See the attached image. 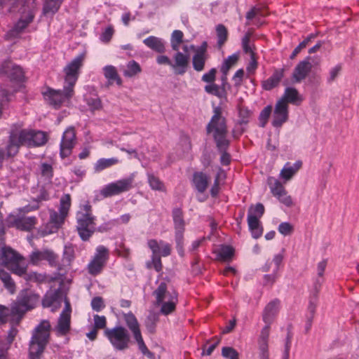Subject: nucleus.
Returning a JSON list of instances; mask_svg holds the SVG:
<instances>
[{
	"label": "nucleus",
	"mask_w": 359,
	"mask_h": 359,
	"mask_svg": "<svg viewBox=\"0 0 359 359\" xmlns=\"http://www.w3.org/2000/svg\"><path fill=\"white\" fill-rule=\"evenodd\" d=\"M48 141V135L41 130L22 129L20 125H13L9 133L8 143L5 149L0 148V168L5 156L13 157L21 146L28 147H41Z\"/></svg>",
	"instance_id": "obj_1"
},
{
	"label": "nucleus",
	"mask_w": 359,
	"mask_h": 359,
	"mask_svg": "<svg viewBox=\"0 0 359 359\" xmlns=\"http://www.w3.org/2000/svg\"><path fill=\"white\" fill-rule=\"evenodd\" d=\"M208 133H212L213 138L218 150L222 153L221 163L227 165L231 162L230 155L226 152L229 145L227 140V126L226 118L222 115L221 107H215L213 109V115L207 126Z\"/></svg>",
	"instance_id": "obj_2"
},
{
	"label": "nucleus",
	"mask_w": 359,
	"mask_h": 359,
	"mask_svg": "<svg viewBox=\"0 0 359 359\" xmlns=\"http://www.w3.org/2000/svg\"><path fill=\"white\" fill-rule=\"evenodd\" d=\"M9 12H19L21 16L14 27L6 33L5 37L7 40L18 38L33 21L36 12L35 0H15Z\"/></svg>",
	"instance_id": "obj_3"
},
{
	"label": "nucleus",
	"mask_w": 359,
	"mask_h": 359,
	"mask_svg": "<svg viewBox=\"0 0 359 359\" xmlns=\"http://www.w3.org/2000/svg\"><path fill=\"white\" fill-rule=\"evenodd\" d=\"M97 217L93 215V207L88 201L81 204L76 213V231L81 239L87 241L96 229Z\"/></svg>",
	"instance_id": "obj_4"
},
{
	"label": "nucleus",
	"mask_w": 359,
	"mask_h": 359,
	"mask_svg": "<svg viewBox=\"0 0 359 359\" xmlns=\"http://www.w3.org/2000/svg\"><path fill=\"white\" fill-rule=\"evenodd\" d=\"M50 324L43 320L34 329L29 343V354L30 359H40L50 338Z\"/></svg>",
	"instance_id": "obj_5"
},
{
	"label": "nucleus",
	"mask_w": 359,
	"mask_h": 359,
	"mask_svg": "<svg viewBox=\"0 0 359 359\" xmlns=\"http://www.w3.org/2000/svg\"><path fill=\"white\" fill-rule=\"evenodd\" d=\"M153 294L155 297V305L161 306V314L168 316L175 311L178 302V294L175 291L169 292L165 283H161L154 291Z\"/></svg>",
	"instance_id": "obj_6"
},
{
	"label": "nucleus",
	"mask_w": 359,
	"mask_h": 359,
	"mask_svg": "<svg viewBox=\"0 0 359 359\" xmlns=\"http://www.w3.org/2000/svg\"><path fill=\"white\" fill-rule=\"evenodd\" d=\"M23 261L24 258L11 247L4 246L1 248L0 264L6 266L13 273L19 276L26 275L27 266Z\"/></svg>",
	"instance_id": "obj_7"
},
{
	"label": "nucleus",
	"mask_w": 359,
	"mask_h": 359,
	"mask_svg": "<svg viewBox=\"0 0 359 359\" xmlns=\"http://www.w3.org/2000/svg\"><path fill=\"white\" fill-rule=\"evenodd\" d=\"M104 335L116 351H124L129 348L130 335L128 330L121 325L106 328Z\"/></svg>",
	"instance_id": "obj_8"
},
{
	"label": "nucleus",
	"mask_w": 359,
	"mask_h": 359,
	"mask_svg": "<svg viewBox=\"0 0 359 359\" xmlns=\"http://www.w3.org/2000/svg\"><path fill=\"white\" fill-rule=\"evenodd\" d=\"M40 296L31 290H22L14 304V311L19 313L21 319L29 311L34 309L39 302Z\"/></svg>",
	"instance_id": "obj_9"
},
{
	"label": "nucleus",
	"mask_w": 359,
	"mask_h": 359,
	"mask_svg": "<svg viewBox=\"0 0 359 359\" xmlns=\"http://www.w3.org/2000/svg\"><path fill=\"white\" fill-rule=\"evenodd\" d=\"M85 60L84 54H80L75 57L71 62L67 64L63 69L64 84L74 90V86L79 79L81 69L83 66Z\"/></svg>",
	"instance_id": "obj_10"
},
{
	"label": "nucleus",
	"mask_w": 359,
	"mask_h": 359,
	"mask_svg": "<svg viewBox=\"0 0 359 359\" xmlns=\"http://www.w3.org/2000/svg\"><path fill=\"white\" fill-rule=\"evenodd\" d=\"M124 320L127 327L131 331L134 339L137 344L139 350L144 355L151 358L153 357V353L148 349L146 344L144 343L141 333L140 324L135 316L132 312H129L124 315Z\"/></svg>",
	"instance_id": "obj_11"
},
{
	"label": "nucleus",
	"mask_w": 359,
	"mask_h": 359,
	"mask_svg": "<svg viewBox=\"0 0 359 359\" xmlns=\"http://www.w3.org/2000/svg\"><path fill=\"white\" fill-rule=\"evenodd\" d=\"M109 258V250L104 245H98L91 260L87 265L88 273L93 276L100 274Z\"/></svg>",
	"instance_id": "obj_12"
},
{
	"label": "nucleus",
	"mask_w": 359,
	"mask_h": 359,
	"mask_svg": "<svg viewBox=\"0 0 359 359\" xmlns=\"http://www.w3.org/2000/svg\"><path fill=\"white\" fill-rule=\"evenodd\" d=\"M43 94L50 105L58 109L63 103L70 100L74 95V90L64 84L63 90L48 88Z\"/></svg>",
	"instance_id": "obj_13"
},
{
	"label": "nucleus",
	"mask_w": 359,
	"mask_h": 359,
	"mask_svg": "<svg viewBox=\"0 0 359 359\" xmlns=\"http://www.w3.org/2000/svg\"><path fill=\"white\" fill-rule=\"evenodd\" d=\"M133 177H129L109 183L102 189L100 194L104 198H109L128 191L133 187Z\"/></svg>",
	"instance_id": "obj_14"
},
{
	"label": "nucleus",
	"mask_w": 359,
	"mask_h": 359,
	"mask_svg": "<svg viewBox=\"0 0 359 359\" xmlns=\"http://www.w3.org/2000/svg\"><path fill=\"white\" fill-rule=\"evenodd\" d=\"M175 228V237L177 248L180 253L184 245V232L185 231V222L183 217V212L180 208H176L172 212Z\"/></svg>",
	"instance_id": "obj_15"
},
{
	"label": "nucleus",
	"mask_w": 359,
	"mask_h": 359,
	"mask_svg": "<svg viewBox=\"0 0 359 359\" xmlns=\"http://www.w3.org/2000/svg\"><path fill=\"white\" fill-rule=\"evenodd\" d=\"M0 76H6L11 81L18 83L25 81V73L21 67L11 60H6L0 64Z\"/></svg>",
	"instance_id": "obj_16"
},
{
	"label": "nucleus",
	"mask_w": 359,
	"mask_h": 359,
	"mask_svg": "<svg viewBox=\"0 0 359 359\" xmlns=\"http://www.w3.org/2000/svg\"><path fill=\"white\" fill-rule=\"evenodd\" d=\"M76 144V131L74 127L67 128L63 133L60 144V155L62 158L70 156Z\"/></svg>",
	"instance_id": "obj_17"
},
{
	"label": "nucleus",
	"mask_w": 359,
	"mask_h": 359,
	"mask_svg": "<svg viewBox=\"0 0 359 359\" xmlns=\"http://www.w3.org/2000/svg\"><path fill=\"white\" fill-rule=\"evenodd\" d=\"M29 259L34 265L39 264L41 261H47L50 266L62 270L58 264V255L51 250H34L29 255Z\"/></svg>",
	"instance_id": "obj_18"
},
{
	"label": "nucleus",
	"mask_w": 359,
	"mask_h": 359,
	"mask_svg": "<svg viewBox=\"0 0 359 359\" xmlns=\"http://www.w3.org/2000/svg\"><path fill=\"white\" fill-rule=\"evenodd\" d=\"M9 226L24 231H30L37 223L36 217H15L10 216L8 218Z\"/></svg>",
	"instance_id": "obj_19"
},
{
	"label": "nucleus",
	"mask_w": 359,
	"mask_h": 359,
	"mask_svg": "<svg viewBox=\"0 0 359 359\" xmlns=\"http://www.w3.org/2000/svg\"><path fill=\"white\" fill-rule=\"evenodd\" d=\"M148 247L152 252L151 259L146 263L147 268L151 269L154 268L157 272H161L163 269L161 258L159 255V245L156 239H150L147 242Z\"/></svg>",
	"instance_id": "obj_20"
},
{
	"label": "nucleus",
	"mask_w": 359,
	"mask_h": 359,
	"mask_svg": "<svg viewBox=\"0 0 359 359\" xmlns=\"http://www.w3.org/2000/svg\"><path fill=\"white\" fill-rule=\"evenodd\" d=\"M288 119V105L283 101H278L274 109L272 121L273 126L280 127Z\"/></svg>",
	"instance_id": "obj_21"
},
{
	"label": "nucleus",
	"mask_w": 359,
	"mask_h": 359,
	"mask_svg": "<svg viewBox=\"0 0 359 359\" xmlns=\"http://www.w3.org/2000/svg\"><path fill=\"white\" fill-rule=\"evenodd\" d=\"M22 320L19 313L14 311V304L12 303L11 308L0 305V323H10L13 325H18Z\"/></svg>",
	"instance_id": "obj_22"
},
{
	"label": "nucleus",
	"mask_w": 359,
	"mask_h": 359,
	"mask_svg": "<svg viewBox=\"0 0 359 359\" xmlns=\"http://www.w3.org/2000/svg\"><path fill=\"white\" fill-rule=\"evenodd\" d=\"M280 304V300L275 299L266 305L262 312V320L265 324L273 323L279 312Z\"/></svg>",
	"instance_id": "obj_23"
},
{
	"label": "nucleus",
	"mask_w": 359,
	"mask_h": 359,
	"mask_svg": "<svg viewBox=\"0 0 359 359\" xmlns=\"http://www.w3.org/2000/svg\"><path fill=\"white\" fill-rule=\"evenodd\" d=\"M176 53L174 55V61L172 62V68L175 70V73L179 75H183L187 69L189 55V54H184L179 50H175Z\"/></svg>",
	"instance_id": "obj_24"
},
{
	"label": "nucleus",
	"mask_w": 359,
	"mask_h": 359,
	"mask_svg": "<svg viewBox=\"0 0 359 359\" xmlns=\"http://www.w3.org/2000/svg\"><path fill=\"white\" fill-rule=\"evenodd\" d=\"M63 294L60 289L48 292L42 300L43 307H59L61 304Z\"/></svg>",
	"instance_id": "obj_25"
},
{
	"label": "nucleus",
	"mask_w": 359,
	"mask_h": 359,
	"mask_svg": "<svg viewBox=\"0 0 359 359\" xmlns=\"http://www.w3.org/2000/svg\"><path fill=\"white\" fill-rule=\"evenodd\" d=\"M210 183V177L203 172H195L193 174L192 184L198 192L203 194Z\"/></svg>",
	"instance_id": "obj_26"
},
{
	"label": "nucleus",
	"mask_w": 359,
	"mask_h": 359,
	"mask_svg": "<svg viewBox=\"0 0 359 359\" xmlns=\"http://www.w3.org/2000/svg\"><path fill=\"white\" fill-rule=\"evenodd\" d=\"M312 68V65L308 60L300 62L294 68L292 77L296 82H300L308 76Z\"/></svg>",
	"instance_id": "obj_27"
},
{
	"label": "nucleus",
	"mask_w": 359,
	"mask_h": 359,
	"mask_svg": "<svg viewBox=\"0 0 359 359\" xmlns=\"http://www.w3.org/2000/svg\"><path fill=\"white\" fill-rule=\"evenodd\" d=\"M284 76V69H275L273 74L266 80L262 81V87L265 90H271L278 86L280 81Z\"/></svg>",
	"instance_id": "obj_28"
},
{
	"label": "nucleus",
	"mask_w": 359,
	"mask_h": 359,
	"mask_svg": "<svg viewBox=\"0 0 359 359\" xmlns=\"http://www.w3.org/2000/svg\"><path fill=\"white\" fill-rule=\"evenodd\" d=\"M71 316L68 314L60 313L57 325L55 327L57 336H65L70 331Z\"/></svg>",
	"instance_id": "obj_29"
},
{
	"label": "nucleus",
	"mask_w": 359,
	"mask_h": 359,
	"mask_svg": "<svg viewBox=\"0 0 359 359\" xmlns=\"http://www.w3.org/2000/svg\"><path fill=\"white\" fill-rule=\"evenodd\" d=\"M271 324H265L258 338V346L260 353L269 352V337Z\"/></svg>",
	"instance_id": "obj_30"
},
{
	"label": "nucleus",
	"mask_w": 359,
	"mask_h": 359,
	"mask_svg": "<svg viewBox=\"0 0 359 359\" xmlns=\"http://www.w3.org/2000/svg\"><path fill=\"white\" fill-rule=\"evenodd\" d=\"M248 224L252 237L259 238L262 234V228L260 227L259 220L257 215H252L249 210L248 215Z\"/></svg>",
	"instance_id": "obj_31"
},
{
	"label": "nucleus",
	"mask_w": 359,
	"mask_h": 359,
	"mask_svg": "<svg viewBox=\"0 0 359 359\" xmlns=\"http://www.w3.org/2000/svg\"><path fill=\"white\" fill-rule=\"evenodd\" d=\"M279 101H283L286 104L291 103L298 105L302 102V99L296 88L288 87L285 88L284 94Z\"/></svg>",
	"instance_id": "obj_32"
},
{
	"label": "nucleus",
	"mask_w": 359,
	"mask_h": 359,
	"mask_svg": "<svg viewBox=\"0 0 359 359\" xmlns=\"http://www.w3.org/2000/svg\"><path fill=\"white\" fill-rule=\"evenodd\" d=\"M143 43L150 49L159 53H163L165 51V47L163 41L154 36H150L144 39Z\"/></svg>",
	"instance_id": "obj_33"
},
{
	"label": "nucleus",
	"mask_w": 359,
	"mask_h": 359,
	"mask_svg": "<svg viewBox=\"0 0 359 359\" xmlns=\"http://www.w3.org/2000/svg\"><path fill=\"white\" fill-rule=\"evenodd\" d=\"M302 165V163L300 161H296L293 165H291L290 163H287L281 170L280 175L285 180H290L300 169Z\"/></svg>",
	"instance_id": "obj_34"
},
{
	"label": "nucleus",
	"mask_w": 359,
	"mask_h": 359,
	"mask_svg": "<svg viewBox=\"0 0 359 359\" xmlns=\"http://www.w3.org/2000/svg\"><path fill=\"white\" fill-rule=\"evenodd\" d=\"M104 75L108 80L109 84L111 85L116 82L117 85L121 86L122 80L118 76L116 68L112 65H107L103 68Z\"/></svg>",
	"instance_id": "obj_35"
},
{
	"label": "nucleus",
	"mask_w": 359,
	"mask_h": 359,
	"mask_svg": "<svg viewBox=\"0 0 359 359\" xmlns=\"http://www.w3.org/2000/svg\"><path fill=\"white\" fill-rule=\"evenodd\" d=\"M120 163L118 158L112 157L109 158H102L98 159L94 165V170L96 172H100L107 168H111Z\"/></svg>",
	"instance_id": "obj_36"
},
{
	"label": "nucleus",
	"mask_w": 359,
	"mask_h": 359,
	"mask_svg": "<svg viewBox=\"0 0 359 359\" xmlns=\"http://www.w3.org/2000/svg\"><path fill=\"white\" fill-rule=\"evenodd\" d=\"M63 0H45L43 6V15H53L60 8Z\"/></svg>",
	"instance_id": "obj_37"
},
{
	"label": "nucleus",
	"mask_w": 359,
	"mask_h": 359,
	"mask_svg": "<svg viewBox=\"0 0 359 359\" xmlns=\"http://www.w3.org/2000/svg\"><path fill=\"white\" fill-rule=\"evenodd\" d=\"M0 280L4 283V287L11 293L14 294L16 286L11 274L3 269H0Z\"/></svg>",
	"instance_id": "obj_38"
},
{
	"label": "nucleus",
	"mask_w": 359,
	"mask_h": 359,
	"mask_svg": "<svg viewBox=\"0 0 359 359\" xmlns=\"http://www.w3.org/2000/svg\"><path fill=\"white\" fill-rule=\"evenodd\" d=\"M239 60V53H233L228 56L223 62L220 71L226 79L229 71L233 67Z\"/></svg>",
	"instance_id": "obj_39"
},
{
	"label": "nucleus",
	"mask_w": 359,
	"mask_h": 359,
	"mask_svg": "<svg viewBox=\"0 0 359 359\" xmlns=\"http://www.w3.org/2000/svg\"><path fill=\"white\" fill-rule=\"evenodd\" d=\"M234 255V250L230 245H222L217 252V259L221 262H230Z\"/></svg>",
	"instance_id": "obj_40"
},
{
	"label": "nucleus",
	"mask_w": 359,
	"mask_h": 359,
	"mask_svg": "<svg viewBox=\"0 0 359 359\" xmlns=\"http://www.w3.org/2000/svg\"><path fill=\"white\" fill-rule=\"evenodd\" d=\"M159 321V316L155 312H150L144 320V325L147 331L151 334L156 332L157 323Z\"/></svg>",
	"instance_id": "obj_41"
},
{
	"label": "nucleus",
	"mask_w": 359,
	"mask_h": 359,
	"mask_svg": "<svg viewBox=\"0 0 359 359\" xmlns=\"http://www.w3.org/2000/svg\"><path fill=\"white\" fill-rule=\"evenodd\" d=\"M75 259V251L72 245H66L64 248L62 254V265L65 266H71Z\"/></svg>",
	"instance_id": "obj_42"
},
{
	"label": "nucleus",
	"mask_w": 359,
	"mask_h": 359,
	"mask_svg": "<svg viewBox=\"0 0 359 359\" xmlns=\"http://www.w3.org/2000/svg\"><path fill=\"white\" fill-rule=\"evenodd\" d=\"M216 33L217 36V46L219 48H222L228 39V30L224 25L219 24L216 26Z\"/></svg>",
	"instance_id": "obj_43"
},
{
	"label": "nucleus",
	"mask_w": 359,
	"mask_h": 359,
	"mask_svg": "<svg viewBox=\"0 0 359 359\" xmlns=\"http://www.w3.org/2000/svg\"><path fill=\"white\" fill-rule=\"evenodd\" d=\"M184 34L181 30H174L171 34L170 44L173 50H179L181 43L183 42Z\"/></svg>",
	"instance_id": "obj_44"
},
{
	"label": "nucleus",
	"mask_w": 359,
	"mask_h": 359,
	"mask_svg": "<svg viewBox=\"0 0 359 359\" xmlns=\"http://www.w3.org/2000/svg\"><path fill=\"white\" fill-rule=\"evenodd\" d=\"M148 182L153 190L165 191V187L162 181L158 177L151 173L147 175Z\"/></svg>",
	"instance_id": "obj_45"
},
{
	"label": "nucleus",
	"mask_w": 359,
	"mask_h": 359,
	"mask_svg": "<svg viewBox=\"0 0 359 359\" xmlns=\"http://www.w3.org/2000/svg\"><path fill=\"white\" fill-rule=\"evenodd\" d=\"M60 208L59 211L61 213V215H65V217L67 216L69 210L71 207L72 204V198L69 194H64L60 201Z\"/></svg>",
	"instance_id": "obj_46"
},
{
	"label": "nucleus",
	"mask_w": 359,
	"mask_h": 359,
	"mask_svg": "<svg viewBox=\"0 0 359 359\" xmlns=\"http://www.w3.org/2000/svg\"><path fill=\"white\" fill-rule=\"evenodd\" d=\"M142 72L140 65L135 60L130 61L123 74L127 77H133Z\"/></svg>",
	"instance_id": "obj_47"
},
{
	"label": "nucleus",
	"mask_w": 359,
	"mask_h": 359,
	"mask_svg": "<svg viewBox=\"0 0 359 359\" xmlns=\"http://www.w3.org/2000/svg\"><path fill=\"white\" fill-rule=\"evenodd\" d=\"M65 216L61 215V213H57L55 211H52L50 215V222L49 224H50L53 228L56 231L60 226L64 223Z\"/></svg>",
	"instance_id": "obj_48"
},
{
	"label": "nucleus",
	"mask_w": 359,
	"mask_h": 359,
	"mask_svg": "<svg viewBox=\"0 0 359 359\" xmlns=\"http://www.w3.org/2000/svg\"><path fill=\"white\" fill-rule=\"evenodd\" d=\"M272 111V107L268 105L265 107L260 112L259 116V125L262 128H264L268 123V120Z\"/></svg>",
	"instance_id": "obj_49"
},
{
	"label": "nucleus",
	"mask_w": 359,
	"mask_h": 359,
	"mask_svg": "<svg viewBox=\"0 0 359 359\" xmlns=\"http://www.w3.org/2000/svg\"><path fill=\"white\" fill-rule=\"evenodd\" d=\"M251 36V32H248L247 33H245V34L242 39V48L245 53L249 54L250 56H252L255 55V53L250 45Z\"/></svg>",
	"instance_id": "obj_50"
},
{
	"label": "nucleus",
	"mask_w": 359,
	"mask_h": 359,
	"mask_svg": "<svg viewBox=\"0 0 359 359\" xmlns=\"http://www.w3.org/2000/svg\"><path fill=\"white\" fill-rule=\"evenodd\" d=\"M207 57L201 56L198 55H194L192 57L193 68L196 72H201L205 68Z\"/></svg>",
	"instance_id": "obj_51"
},
{
	"label": "nucleus",
	"mask_w": 359,
	"mask_h": 359,
	"mask_svg": "<svg viewBox=\"0 0 359 359\" xmlns=\"http://www.w3.org/2000/svg\"><path fill=\"white\" fill-rule=\"evenodd\" d=\"M269 185L271 192L276 198L287 191L284 186L278 180H275L273 184L271 182Z\"/></svg>",
	"instance_id": "obj_52"
},
{
	"label": "nucleus",
	"mask_w": 359,
	"mask_h": 359,
	"mask_svg": "<svg viewBox=\"0 0 359 359\" xmlns=\"http://www.w3.org/2000/svg\"><path fill=\"white\" fill-rule=\"evenodd\" d=\"M219 343V339L217 338L212 339L210 341H207L202 348L203 355H210Z\"/></svg>",
	"instance_id": "obj_53"
},
{
	"label": "nucleus",
	"mask_w": 359,
	"mask_h": 359,
	"mask_svg": "<svg viewBox=\"0 0 359 359\" xmlns=\"http://www.w3.org/2000/svg\"><path fill=\"white\" fill-rule=\"evenodd\" d=\"M315 38V35L311 34L309 36H307L303 41H302L292 51L290 59H294L300 52L301 50L306 48L308 43L311 41L312 39Z\"/></svg>",
	"instance_id": "obj_54"
},
{
	"label": "nucleus",
	"mask_w": 359,
	"mask_h": 359,
	"mask_svg": "<svg viewBox=\"0 0 359 359\" xmlns=\"http://www.w3.org/2000/svg\"><path fill=\"white\" fill-rule=\"evenodd\" d=\"M41 176L46 180H50L53 176V169L50 164L43 163L40 167Z\"/></svg>",
	"instance_id": "obj_55"
},
{
	"label": "nucleus",
	"mask_w": 359,
	"mask_h": 359,
	"mask_svg": "<svg viewBox=\"0 0 359 359\" xmlns=\"http://www.w3.org/2000/svg\"><path fill=\"white\" fill-rule=\"evenodd\" d=\"M94 326L95 330L106 329L107 326V318L104 316L95 315L93 316Z\"/></svg>",
	"instance_id": "obj_56"
},
{
	"label": "nucleus",
	"mask_w": 359,
	"mask_h": 359,
	"mask_svg": "<svg viewBox=\"0 0 359 359\" xmlns=\"http://www.w3.org/2000/svg\"><path fill=\"white\" fill-rule=\"evenodd\" d=\"M86 103L91 110H99L102 108L101 100L97 97H90L86 99Z\"/></svg>",
	"instance_id": "obj_57"
},
{
	"label": "nucleus",
	"mask_w": 359,
	"mask_h": 359,
	"mask_svg": "<svg viewBox=\"0 0 359 359\" xmlns=\"http://www.w3.org/2000/svg\"><path fill=\"white\" fill-rule=\"evenodd\" d=\"M238 114L241 123H248L251 115V111L245 107H240L238 109Z\"/></svg>",
	"instance_id": "obj_58"
},
{
	"label": "nucleus",
	"mask_w": 359,
	"mask_h": 359,
	"mask_svg": "<svg viewBox=\"0 0 359 359\" xmlns=\"http://www.w3.org/2000/svg\"><path fill=\"white\" fill-rule=\"evenodd\" d=\"M91 307L93 311L99 312L105 307L104 300L101 297H95L91 300Z\"/></svg>",
	"instance_id": "obj_59"
},
{
	"label": "nucleus",
	"mask_w": 359,
	"mask_h": 359,
	"mask_svg": "<svg viewBox=\"0 0 359 359\" xmlns=\"http://www.w3.org/2000/svg\"><path fill=\"white\" fill-rule=\"evenodd\" d=\"M159 245L160 257H168L171 254V245L163 241L158 242Z\"/></svg>",
	"instance_id": "obj_60"
},
{
	"label": "nucleus",
	"mask_w": 359,
	"mask_h": 359,
	"mask_svg": "<svg viewBox=\"0 0 359 359\" xmlns=\"http://www.w3.org/2000/svg\"><path fill=\"white\" fill-rule=\"evenodd\" d=\"M278 230L282 235L288 236L292 234L294 228L289 222H282L279 224Z\"/></svg>",
	"instance_id": "obj_61"
},
{
	"label": "nucleus",
	"mask_w": 359,
	"mask_h": 359,
	"mask_svg": "<svg viewBox=\"0 0 359 359\" xmlns=\"http://www.w3.org/2000/svg\"><path fill=\"white\" fill-rule=\"evenodd\" d=\"M223 357L229 359H238V353L231 347H224L222 351Z\"/></svg>",
	"instance_id": "obj_62"
},
{
	"label": "nucleus",
	"mask_w": 359,
	"mask_h": 359,
	"mask_svg": "<svg viewBox=\"0 0 359 359\" xmlns=\"http://www.w3.org/2000/svg\"><path fill=\"white\" fill-rule=\"evenodd\" d=\"M114 33V29L111 25L107 27L100 36V39L104 43H108L111 39Z\"/></svg>",
	"instance_id": "obj_63"
},
{
	"label": "nucleus",
	"mask_w": 359,
	"mask_h": 359,
	"mask_svg": "<svg viewBox=\"0 0 359 359\" xmlns=\"http://www.w3.org/2000/svg\"><path fill=\"white\" fill-rule=\"evenodd\" d=\"M217 69L212 68L208 72L202 76L201 80L205 83H214L216 79Z\"/></svg>",
	"instance_id": "obj_64"
}]
</instances>
